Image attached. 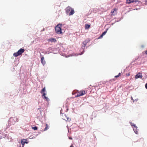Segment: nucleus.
<instances>
[{
	"mask_svg": "<svg viewBox=\"0 0 147 147\" xmlns=\"http://www.w3.org/2000/svg\"><path fill=\"white\" fill-rule=\"evenodd\" d=\"M121 73H119L117 75H116L115 76V77H114L115 78H118L120 76H121Z\"/></svg>",
	"mask_w": 147,
	"mask_h": 147,
	"instance_id": "393cba45",
	"label": "nucleus"
},
{
	"mask_svg": "<svg viewBox=\"0 0 147 147\" xmlns=\"http://www.w3.org/2000/svg\"><path fill=\"white\" fill-rule=\"evenodd\" d=\"M74 131H76L78 129V128L77 127V125L76 124V123H74Z\"/></svg>",
	"mask_w": 147,
	"mask_h": 147,
	"instance_id": "aec40b11",
	"label": "nucleus"
},
{
	"mask_svg": "<svg viewBox=\"0 0 147 147\" xmlns=\"http://www.w3.org/2000/svg\"><path fill=\"white\" fill-rule=\"evenodd\" d=\"M42 96H44V98L47 101H48L49 100V98L46 96V94L45 93H43Z\"/></svg>",
	"mask_w": 147,
	"mask_h": 147,
	"instance_id": "2eb2a0df",
	"label": "nucleus"
},
{
	"mask_svg": "<svg viewBox=\"0 0 147 147\" xmlns=\"http://www.w3.org/2000/svg\"><path fill=\"white\" fill-rule=\"evenodd\" d=\"M27 140L26 139H24L21 140V144H22V147H24V144L25 143L27 144L28 142H27Z\"/></svg>",
	"mask_w": 147,
	"mask_h": 147,
	"instance_id": "1a4fd4ad",
	"label": "nucleus"
},
{
	"mask_svg": "<svg viewBox=\"0 0 147 147\" xmlns=\"http://www.w3.org/2000/svg\"><path fill=\"white\" fill-rule=\"evenodd\" d=\"M25 51V50L24 49H21L19 50L18 52L15 53H13V55L15 57H17L23 53Z\"/></svg>",
	"mask_w": 147,
	"mask_h": 147,
	"instance_id": "423d86ee",
	"label": "nucleus"
},
{
	"mask_svg": "<svg viewBox=\"0 0 147 147\" xmlns=\"http://www.w3.org/2000/svg\"><path fill=\"white\" fill-rule=\"evenodd\" d=\"M96 116V115L95 113V112H93L92 113V117H95Z\"/></svg>",
	"mask_w": 147,
	"mask_h": 147,
	"instance_id": "4be33fe9",
	"label": "nucleus"
},
{
	"mask_svg": "<svg viewBox=\"0 0 147 147\" xmlns=\"http://www.w3.org/2000/svg\"><path fill=\"white\" fill-rule=\"evenodd\" d=\"M44 58L43 57H42L41 59V62L42 64L43 65H44L45 64V61L44 60Z\"/></svg>",
	"mask_w": 147,
	"mask_h": 147,
	"instance_id": "9b49d317",
	"label": "nucleus"
},
{
	"mask_svg": "<svg viewBox=\"0 0 147 147\" xmlns=\"http://www.w3.org/2000/svg\"><path fill=\"white\" fill-rule=\"evenodd\" d=\"M123 16H122V17L121 18H118L117 19V20H115V22H119L120 21L121 19H123Z\"/></svg>",
	"mask_w": 147,
	"mask_h": 147,
	"instance_id": "6ab92c4d",
	"label": "nucleus"
},
{
	"mask_svg": "<svg viewBox=\"0 0 147 147\" xmlns=\"http://www.w3.org/2000/svg\"><path fill=\"white\" fill-rule=\"evenodd\" d=\"M65 10L67 14L69 16L71 15L74 13V9H72L71 8L68 7L65 9Z\"/></svg>",
	"mask_w": 147,
	"mask_h": 147,
	"instance_id": "39448f33",
	"label": "nucleus"
},
{
	"mask_svg": "<svg viewBox=\"0 0 147 147\" xmlns=\"http://www.w3.org/2000/svg\"><path fill=\"white\" fill-rule=\"evenodd\" d=\"M45 87L42 90H41L40 92L42 94H43L44 93H45L44 92H45Z\"/></svg>",
	"mask_w": 147,
	"mask_h": 147,
	"instance_id": "5701e85b",
	"label": "nucleus"
},
{
	"mask_svg": "<svg viewBox=\"0 0 147 147\" xmlns=\"http://www.w3.org/2000/svg\"><path fill=\"white\" fill-rule=\"evenodd\" d=\"M90 26L91 24L90 23H86L85 24L84 26L85 28H90Z\"/></svg>",
	"mask_w": 147,
	"mask_h": 147,
	"instance_id": "dca6fc26",
	"label": "nucleus"
},
{
	"mask_svg": "<svg viewBox=\"0 0 147 147\" xmlns=\"http://www.w3.org/2000/svg\"><path fill=\"white\" fill-rule=\"evenodd\" d=\"M93 119V118L92 117H90V119H91V120H92Z\"/></svg>",
	"mask_w": 147,
	"mask_h": 147,
	"instance_id": "c03bdc74",
	"label": "nucleus"
},
{
	"mask_svg": "<svg viewBox=\"0 0 147 147\" xmlns=\"http://www.w3.org/2000/svg\"><path fill=\"white\" fill-rule=\"evenodd\" d=\"M103 35H102V34L99 36L97 38H96L95 39V40H98V39H101V38H102L103 36Z\"/></svg>",
	"mask_w": 147,
	"mask_h": 147,
	"instance_id": "a211bd4d",
	"label": "nucleus"
},
{
	"mask_svg": "<svg viewBox=\"0 0 147 147\" xmlns=\"http://www.w3.org/2000/svg\"><path fill=\"white\" fill-rule=\"evenodd\" d=\"M63 26V24H57L55 28H61Z\"/></svg>",
	"mask_w": 147,
	"mask_h": 147,
	"instance_id": "f3484780",
	"label": "nucleus"
},
{
	"mask_svg": "<svg viewBox=\"0 0 147 147\" xmlns=\"http://www.w3.org/2000/svg\"><path fill=\"white\" fill-rule=\"evenodd\" d=\"M130 74L129 73L127 74H126V76H130Z\"/></svg>",
	"mask_w": 147,
	"mask_h": 147,
	"instance_id": "473e14b6",
	"label": "nucleus"
},
{
	"mask_svg": "<svg viewBox=\"0 0 147 147\" xmlns=\"http://www.w3.org/2000/svg\"><path fill=\"white\" fill-rule=\"evenodd\" d=\"M144 1L145 2V4L147 5V0H146L144 1Z\"/></svg>",
	"mask_w": 147,
	"mask_h": 147,
	"instance_id": "f704fd0d",
	"label": "nucleus"
},
{
	"mask_svg": "<svg viewBox=\"0 0 147 147\" xmlns=\"http://www.w3.org/2000/svg\"><path fill=\"white\" fill-rule=\"evenodd\" d=\"M93 90V89H92L91 90V91H92V90Z\"/></svg>",
	"mask_w": 147,
	"mask_h": 147,
	"instance_id": "864d4df0",
	"label": "nucleus"
},
{
	"mask_svg": "<svg viewBox=\"0 0 147 147\" xmlns=\"http://www.w3.org/2000/svg\"><path fill=\"white\" fill-rule=\"evenodd\" d=\"M129 67V66H128L127 67L126 69H127Z\"/></svg>",
	"mask_w": 147,
	"mask_h": 147,
	"instance_id": "ea45409f",
	"label": "nucleus"
},
{
	"mask_svg": "<svg viewBox=\"0 0 147 147\" xmlns=\"http://www.w3.org/2000/svg\"><path fill=\"white\" fill-rule=\"evenodd\" d=\"M72 94H74V91H73L72 92Z\"/></svg>",
	"mask_w": 147,
	"mask_h": 147,
	"instance_id": "de8ad7c7",
	"label": "nucleus"
},
{
	"mask_svg": "<svg viewBox=\"0 0 147 147\" xmlns=\"http://www.w3.org/2000/svg\"><path fill=\"white\" fill-rule=\"evenodd\" d=\"M93 87H95V86H93Z\"/></svg>",
	"mask_w": 147,
	"mask_h": 147,
	"instance_id": "5fc2aeb1",
	"label": "nucleus"
},
{
	"mask_svg": "<svg viewBox=\"0 0 147 147\" xmlns=\"http://www.w3.org/2000/svg\"><path fill=\"white\" fill-rule=\"evenodd\" d=\"M115 78H113L111 80H110V81L111 82L115 81Z\"/></svg>",
	"mask_w": 147,
	"mask_h": 147,
	"instance_id": "c756f323",
	"label": "nucleus"
},
{
	"mask_svg": "<svg viewBox=\"0 0 147 147\" xmlns=\"http://www.w3.org/2000/svg\"><path fill=\"white\" fill-rule=\"evenodd\" d=\"M136 61V60H135V59L133 61H132V62L130 64H131V63H132L133 62H135Z\"/></svg>",
	"mask_w": 147,
	"mask_h": 147,
	"instance_id": "4c0bfd02",
	"label": "nucleus"
},
{
	"mask_svg": "<svg viewBox=\"0 0 147 147\" xmlns=\"http://www.w3.org/2000/svg\"><path fill=\"white\" fill-rule=\"evenodd\" d=\"M18 119L16 117L13 118L12 117H10L9 120V123L11 125H13L16 122H18Z\"/></svg>",
	"mask_w": 147,
	"mask_h": 147,
	"instance_id": "20e7f679",
	"label": "nucleus"
},
{
	"mask_svg": "<svg viewBox=\"0 0 147 147\" xmlns=\"http://www.w3.org/2000/svg\"><path fill=\"white\" fill-rule=\"evenodd\" d=\"M142 73L139 72L135 76V78L136 79H138V78L142 79Z\"/></svg>",
	"mask_w": 147,
	"mask_h": 147,
	"instance_id": "6e6552de",
	"label": "nucleus"
},
{
	"mask_svg": "<svg viewBox=\"0 0 147 147\" xmlns=\"http://www.w3.org/2000/svg\"><path fill=\"white\" fill-rule=\"evenodd\" d=\"M87 93V90H81L76 95H75L74 96V98L78 97L80 96H82Z\"/></svg>",
	"mask_w": 147,
	"mask_h": 147,
	"instance_id": "7ed1b4c3",
	"label": "nucleus"
},
{
	"mask_svg": "<svg viewBox=\"0 0 147 147\" xmlns=\"http://www.w3.org/2000/svg\"><path fill=\"white\" fill-rule=\"evenodd\" d=\"M49 126L47 124H46V127H45V129H44V131H45L47 130V129H49Z\"/></svg>",
	"mask_w": 147,
	"mask_h": 147,
	"instance_id": "412c9836",
	"label": "nucleus"
},
{
	"mask_svg": "<svg viewBox=\"0 0 147 147\" xmlns=\"http://www.w3.org/2000/svg\"><path fill=\"white\" fill-rule=\"evenodd\" d=\"M105 112H106V110L105 109H104Z\"/></svg>",
	"mask_w": 147,
	"mask_h": 147,
	"instance_id": "09e8293b",
	"label": "nucleus"
},
{
	"mask_svg": "<svg viewBox=\"0 0 147 147\" xmlns=\"http://www.w3.org/2000/svg\"><path fill=\"white\" fill-rule=\"evenodd\" d=\"M69 139L72 140V137H70L69 138Z\"/></svg>",
	"mask_w": 147,
	"mask_h": 147,
	"instance_id": "a19ab883",
	"label": "nucleus"
},
{
	"mask_svg": "<svg viewBox=\"0 0 147 147\" xmlns=\"http://www.w3.org/2000/svg\"><path fill=\"white\" fill-rule=\"evenodd\" d=\"M116 11V9L115 8L114 9H113V10H112L111 11V13H113L114 12V11Z\"/></svg>",
	"mask_w": 147,
	"mask_h": 147,
	"instance_id": "c85d7f7f",
	"label": "nucleus"
},
{
	"mask_svg": "<svg viewBox=\"0 0 147 147\" xmlns=\"http://www.w3.org/2000/svg\"><path fill=\"white\" fill-rule=\"evenodd\" d=\"M62 109H61L60 111V113L61 114H62V119L65 121H69V118L67 117L66 115L62 113Z\"/></svg>",
	"mask_w": 147,
	"mask_h": 147,
	"instance_id": "0eeeda50",
	"label": "nucleus"
},
{
	"mask_svg": "<svg viewBox=\"0 0 147 147\" xmlns=\"http://www.w3.org/2000/svg\"><path fill=\"white\" fill-rule=\"evenodd\" d=\"M74 95H75V93H74Z\"/></svg>",
	"mask_w": 147,
	"mask_h": 147,
	"instance_id": "603ef678",
	"label": "nucleus"
},
{
	"mask_svg": "<svg viewBox=\"0 0 147 147\" xmlns=\"http://www.w3.org/2000/svg\"><path fill=\"white\" fill-rule=\"evenodd\" d=\"M109 28H106L105 30L103 32H102V34L104 36L107 33V31L109 30Z\"/></svg>",
	"mask_w": 147,
	"mask_h": 147,
	"instance_id": "4468645a",
	"label": "nucleus"
},
{
	"mask_svg": "<svg viewBox=\"0 0 147 147\" xmlns=\"http://www.w3.org/2000/svg\"><path fill=\"white\" fill-rule=\"evenodd\" d=\"M134 87L132 85L129 86L128 87V88H131V90L134 89Z\"/></svg>",
	"mask_w": 147,
	"mask_h": 147,
	"instance_id": "a878e982",
	"label": "nucleus"
},
{
	"mask_svg": "<svg viewBox=\"0 0 147 147\" xmlns=\"http://www.w3.org/2000/svg\"><path fill=\"white\" fill-rule=\"evenodd\" d=\"M21 143L20 142L19 143V144L18 145V147H21Z\"/></svg>",
	"mask_w": 147,
	"mask_h": 147,
	"instance_id": "7c9ffc66",
	"label": "nucleus"
},
{
	"mask_svg": "<svg viewBox=\"0 0 147 147\" xmlns=\"http://www.w3.org/2000/svg\"><path fill=\"white\" fill-rule=\"evenodd\" d=\"M134 0H126V3L127 4H130L131 3H133Z\"/></svg>",
	"mask_w": 147,
	"mask_h": 147,
	"instance_id": "f8f14e48",
	"label": "nucleus"
},
{
	"mask_svg": "<svg viewBox=\"0 0 147 147\" xmlns=\"http://www.w3.org/2000/svg\"><path fill=\"white\" fill-rule=\"evenodd\" d=\"M87 89H88V90H89V89H91V88L89 86L88 88Z\"/></svg>",
	"mask_w": 147,
	"mask_h": 147,
	"instance_id": "58836bf2",
	"label": "nucleus"
},
{
	"mask_svg": "<svg viewBox=\"0 0 147 147\" xmlns=\"http://www.w3.org/2000/svg\"><path fill=\"white\" fill-rule=\"evenodd\" d=\"M82 29V30L83 29H85L86 30H88L90 28H81Z\"/></svg>",
	"mask_w": 147,
	"mask_h": 147,
	"instance_id": "c9c22d12",
	"label": "nucleus"
},
{
	"mask_svg": "<svg viewBox=\"0 0 147 147\" xmlns=\"http://www.w3.org/2000/svg\"><path fill=\"white\" fill-rule=\"evenodd\" d=\"M91 45H88L86 46H86L85 47H86V49L88 48L89 46H90Z\"/></svg>",
	"mask_w": 147,
	"mask_h": 147,
	"instance_id": "2f4dec72",
	"label": "nucleus"
},
{
	"mask_svg": "<svg viewBox=\"0 0 147 147\" xmlns=\"http://www.w3.org/2000/svg\"><path fill=\"white\" fill-rule=\"evenodd\" d=\"M32 128L34 130H36L38 129L37 127L36 126L32 127Z\"/></svg>",
	"mask_w": 147,
	"mask_h": 147,
	"instance_id": "bb28decb",
	"label": "nucleus"
},
{
	"mask_svg": "<svg viewBox=\"0 0 147 147\" xmlns=\"http://www.w3.org/2000/svg\"><path fill=\"white\" fill-rule=\"evenodd\" d=\"M141 47H142V48H143L144 47V45H141Z\"/></svg>",
	"mask_w": 147,
	"mask_h": 147,
	"instance_id": "37998d69",
	"label": "nucleus"
},
{
	"mask_svg": "<svg viewBox=\"0 0 147 147\" xmlns=\"http://www.w3.org/2000/svg\"><path fill=\"white\" fill-rule=\"evenodd\" d=\"M129 123L132 128H133L135 133L137 135L138 134H139V129H138V127L136 125V124L132 123L130 121L129 122Z\"/></svg>",
	"mask_w": 147,
	"mask_h": 147,
	"instance_id": "f03ea898",
	"label": "nucleus"
},
{
	"mask_svg": "<svg viewBox=\"0 0 147 147\" xmlns=\"http://www.w3.org/2000/svg\"><path fill=\"white\" fill-rule=\"evenodd\" d=\"M70 147H73V145L71 144Z\"/></svg>",
	"mask_w": 147,
	"mask_h": 147,
	"instance_id": "a18cd8bd",
	"label": "nucleus"
},
{
	"mask_svg": "<svg viewBox=\"0 0 147 147\" xmlns=\"http://www.w3.org/2000/svg\"><path fill=\"white\" fill-rule=\"evenodd\" d=\"M138 8H136L135 9H134V10H138Z\"/></svg>",
	"mask_w": 147,
	"mask_h": 147,
	"instance_id": "79ce46f5",
	"label": "nucleus"
},
{
	"mask_svg": "<svg viewBox=\"0 0 147 147\" xmlns=\"http://www.w3.org/2000/svg\"><path fill=\"white\" fill-rule=\"evenodd\" d=\"M140 139H142V140H143V138H141Z\"/></svg>",
	"mask_w": 147,
	"mask_h": 147,
	"instance_id": "8fccbe9b",
	"label": "nucleus"
},
{
	"mask_svg": "<svg viewBox=\"0 0 147 147\" xmlns=\"http://www.w3.org/2000/svg\"><path fill=\"white\" fill-rule=\"evenodd\" d=\"M145 86L147 90V83L145 84Z\"/></svg>",
	"mask_w": 147,
	"mask_h": 147,
	"instance_id": "72a5a7b5",
	"label": "nucleus"
},
{
	"mask_svg": "<svg viewBox=\"0 0 147 147\" xmlns=\"http://www.w3.org/2000/svg\"><path fill=\"white\" fill-rule=\"evenodd\" d=\"M131 100H132L133 101V102H134L135 101H137L138 100V98L136 99L135 100H134V99L132 96H131Z\"/></svg>",
	"mask_w": 147,
	"mask_h": 147,
	"instance_id": "b1692460",
	"label": "nucleus"
},
{
	"mask_svg": "<svg viewBox=\"0 0 147 147\" xmlns=\"http://www.w3.org/2000/svg\"><path fill=\"white\" fill-rule=\"evenodd\" d=\"M49 41L51 42H56V40L54 38H50L48 40Z\"/></svg>",
	"mask_w": 147,
	"mask_h": 147,
	"instance_id": "ddd939ff",
	"label": "nucleus"
},
{
	"mask_svg": "<svg viewBox=\"0 0 147 147\" xmlns=\"http://www.w3.org/2000/svg\"><path fill=\"white\" fill-rule=\"evenodd\" d=\"M139 58V57L138 56V57L136 58L135 59V60H138V59Z\"/></svg>",
	"mask_w": 147,
	"mask_h": 147,
	"instance_id": "e433bc0d",
	"label": "nucleus"
},
{
	"mask_svg": "<svg viewBox=\"0 0 147 147\" xmlns=\"http://www.w3.org/2000/svg\"><path fill=\"white\" fill-rule=\"evenodd\" d=\"M56 33L58 34H60L62 33L61 28H55Z\"/></svg>",
	"mask_w": 147,
	"mask_h": 147,
	"instance_id": "9d476101",
	"label": "nucleus"
},
{
	"mask_svg": "<svg viewBox=\"0 0 147 147\" xmlns=\"http://www.w3.org/2000/svg\"><path fill=\"white\" fill-rule=\"evenodd\" d=\"M138 142V140H137V141L136 142Z\"/></svg>",
	"mask_w": 147,
	"mask_h": 147,
	"instance_id": "3c124183",
	"label": "nucleus"
},
{
	"mask_svg": "<svg viewBox=\"0 0 147 147\" xmlns=\"http://www.w3.org/2000/svg\"><path fill=\"white\" fill-rule=\"evenodd\" d=\"M91 40L90 38H87L86 40H84L82 43L81 45V48L79 51V53H74V56H77L78 55H83L85 51V49L87 43L89 42Z\"/></svg>",
	"mask_w": 147,
	"mask_h": 147,
	"instance_id": "f257e3e1",
	"label": "nucleus"
},
{
	"mask_svg": "<svg viewBox=\"0 0 147 147\" xmlns=\"http://www.w3.org/2000/svg\"><path fill=\"white\" fill-rule=\"evenodd\" d=\"M126 69H125L124 70V72H125V70H126Z\"/></svg>",
	"mask_w": 147,
	"mask_h": 147,
	"instance_id": "49530a36",
	"label": "nucleus"
},
{
	"mask_svg": "<svg viewBox=\"0 0 147 147\" xmlns=\"http://www.w3.org/2000/svg\"><path fill=\"white\" fill-rule=\"evenodd\" d=\"M137 2H140V1H139L138 0H134L133 1V3H134V2L136 3Z\"/></svg>",
	"mask_w": 147,
	"mask_h": 147,
	"instance_id": "cd10ccee",
	"label": "nucleus"
}]
</instances>
